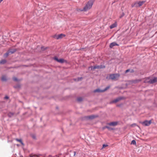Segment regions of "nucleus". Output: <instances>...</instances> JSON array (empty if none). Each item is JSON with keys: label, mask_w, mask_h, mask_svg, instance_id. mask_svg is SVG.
Returning a JSON list of instances; mask_svg holds the SVG:
<instances>
[{"label": "nucleus", "mask_w": 157, "mask_h": 157, "mask_svg": "<svg viewBox=\"0 0 157 157\" xmlns=\"http://www.w3.org/2000/svg\"><path fill=\"white\" fill-rule=\"evenodd\" d=\"M94 0H90L88 1L86 4L82 9L80 10L81 11H86L90 9L94 3Z\"/></svg>", "instance_id": "obj_1"}, {"label": "nucleus", "mask_w": 157, "mask_h": 157, "mask_svg": "<svg viewBox=\"0 0 157 157\" xmlns=\"http://www.w3.org/2000/svg\"><path fill=\"white\" fill-rule=\"evenodd\" d=\"M145 2V1H144L136 2L132 4L131 6L132 8L134 7L138 8L141 6Z\"/></svg>", "instance_id": "obj_2"}, {"label": "nucleus", "mask_w": 157, "mask_h": 157, "mask_svg": "<svg viewBox=\"0 0 157 157\" xmlns=\"http://www.w3.org/2000/svg\"><path fill=\"white\" fill-rule=\"evenodd\" d=\"M144 82H148L151 84L157 82V78H154L151 79H150L149 78H147L144 81Z\"/></svg>", "instance_id": "obj_3"}, {"label": "nucleus", "mask_w": 157, "mask_h": 157, "mask_svg": "<svg viewBox=\"0 0 157 157\" xmlns=\"http://www.w3.org/2000/svg\"><path fill=\"white\" fill-rule=\"evenodd\" d=\"M120 76L118 74H113L110 75L109 76V78L112 80H117Z\"/></svg>", "instance_id": "obj_4"}, {"label": "nucleus", "mask_w": 157, "mask_h": 157, "mask_svg": "<svg viewBox=\"0 0 157 157\" xmlns=\"http://www.w3.org/2000/svg\"><path fill=\"white\" fill-rule=\"evenodd\" d=\"M151 120L148 121H145L144 122H140V123L144 126H148L151 124Z\"/></svg>", "instance_id": "obj_5"}, {"label": "nucleus", "mask_w": 157, "mask_h": 157, "mask_svg": "<svg viewBox=\"0 0 157 157\" xmlns=\"http://www.w3.org/2000/svg\"><path fill=\"white\" fill-rule=\"evenodd\" d=\"M124 99V98L123 97H119V98H116V99H115L114 100H113V101H111L110 102V103H116V102L119 101L120 100H122V99Z\"/></svg>", "instance_id": "obj_6"}, {"label": "nucleus", "mask_w": 157, "mask_h": 157, "mask_svg": "<svg viewBox=\"0 0 157 157\" xmlns=\"http://www.w3.org/2000/svg\"><path fill=\"white\" fill-rule=\"evenodd\" d=\"M15 52L16 50H14L13 51H11V50H9L6 53L4 54V56L5 57H7L10 53L12 54L14 53Z\"/></svg>", "instance_id": "obj_7"}, {"label": "nucleus", "mask_w": 157, "mask_h": 157, "mask_svg": "<svg viewBox=\"0 0 157 157\" xmlns=\"http://www.w3.org/2000/svg\"><path fill=\"white\" fill-rule=\"evenodd\" d=\"M105 67V66L104 65H97L94 66V68L95 69H102L104 68Z\"/></svg>", "instance_id": "obj_8"}, {"label": "nucleus", "mask_w": 157, "mask_h": 157, "mask_svg": "<svg viewBox=\"0 0 157 157\" xmlns=\"http://www.w3.org/2000/svg\"><path fill=\"white\" fill-rule=\"evenodd\" d=\"M54 59L57 61L58 62L61 63H64L65 61L63 59H59L57 57H55L54 58Z\"/></svg>", "instance_id": "obj_9"}, {"label": "nucleus", "mask_w": 157, "mask_h": 157, "mask_svg": "<svg viewBox=\"0 0 157 157\" xmlns=\"http://www.w3.org/2000/svg\"><path fill=\"white\" fill-rule=\"evenodd\" d=\"M109 88V87H106L104 90H101L99 89H96V90H95L94 91V92H103L106 90H107V89H108Z\"/></svg>", "instance_id": "obj_10"}, {"label": "nucleus", "mask_w": 157, "mask_h": 157, "mask_svg": "<svg viewBox=\"0 0 157 157\" xmlns=\"http://www.w3.org/2000/svg\"><path fill=\"white\" fill-rule=\"evenodd\" d=\"M119 45L117 44L115 42H113V43H111L109 45V47L110 48H112L113 46H118Z\"/></svg>", "instance_id": "obj_11"}, {"label": "nucleus", "mask_w": 157, "mask_h": 157, "mask_svg": "<svg viewBox=\"0 0 157 157\" xmlns=\"http://www.w3.org/2000/svg\"><path fill=\"white\" fill-rule=\"evenodd\" d=\"M117 122H113L109 123V125L110 126H115L117 124Z\"/></svg>", "instance_id": "obj_12"}, {"label": "nucleus", "mask_w": 157, "mask_h": 157, "mask_svg": "<svg viewBox=\"0 0 157 157\" xmlns=\"http://www.w3.org/2000/svg\"><path fill=\"white\" fill-rule=\"evenodd\" d=\"M65 36V35L63 34H61L58 35V37L57 38V39H61L63 37Z\"/></svg>", "instance_id": "obj_13"}, {"label": "nucleus", "mask_w": 157, "mask_h": 157, "mask_svg": "<svg viewBox=\"0 0 157 157\" xmlns=\"http://www.w3.org/2000/svg\"><path fill=\"white\" fill-rule=\"evenodd\" d=\"M117 26V23H115L111 25L110 26V28L111 29H112L113 28L115 27H116Z\"/></svg>", "instance_id": "obj_14"}, {"label": "nucleus", "mask_w": 157, "mask_h": 157, "mask_svg": "<svg viewBox=\"0 0 157 157\" xmlns=\"http://www.w3.org/2000/svg\"><path fill=\"white\" fill-rule=\"evenodd\" d=\"M6 62V60L5 59H2L0 61V64H4Z\"/></svg>", "instance_id": "obj_15"}, {"label": "nucleus", "mask_w": 157, "mask_h": 157, "mask_svg": "<svg viewBox=\"0 0 157 157\" xmlns=\"http://www.w3.org/2000/svg\"><path fill=\"white\" fill-rule=\"evenodd\" d=\"M16 140L17 141H18L19 142H20L22 145H24V144L23 143V142H22V140H21V139H16Z\"/></svg>", "instance_id": "obj_16"}, {"label": "nucleus", "mask_w": 157, "mask_h": 157, "mask_svg": "<svg viewBox=\"0 0 157 157\" xmlns=\"http://www.w3.org/2000/svg\"><path fill=\"white\" fill-rule=\"evenodd\" d=\"M6 77L5 76H2V80L3 81H6Z\"/></svg>", "instance_id": "obj_17"}, {"label": "nucleus", "mask_w": 157, "mask_h": 157, "mask_svg": "<svg viewBox=\"0 0 157 157\" xmlns=\"http://www.w3.org/2000/svg\"><path fill=\"white\" fill-rule=\"evenodd\" d=\"M8 115L9 117H11L12 116H13V113H8Z\"/></svg>", "instance_id": "obj_18"}, {"label": "nucleus", "mask_w": 157, "mask_h": 157, "mask_svg": "<svg viewBox=\"0 0 157 157\" xmlns=\"http://www.w3.org/2000/svg\"><path fill=\"white\" fill-rule=\"evenodd\" d=\"M130 126L131 127H135V126H138L139 127V126L136 123L130 125Z\"/></svg>", "instance_id": "obj_19"}, {"label": "nucleus", "mask_w": 157, "mask_h": 157, "mask_svg": "<svg viewBox=\"0 0 157 157\" xmlns=\"http://www.w3.org/2000/svg\"><path fill=\"white\" fill-rule=\"evenodd\" d=\"M136 144V142L135 140H133L132 141L131 143V144L135 145Z\"/></svg>", "instance_id": "obj_20"}, {"label": "nucleus", "mask_w": 157, "mask_h": 157, "mask_svg": "<svg viewBox=\"0 0 157 157\" xmlns=\"http://www.w3.org/2000/svg\"><path fill=\"white\" fill-rule=\"evenodd\" d=\"M52 37L53 38H54L56 39H57V37H58V35H57L56 34V35H53L52 36Z\"/></svg>", "instance_id": "obj_21"}, {"label": "nucleus", "mask_w": 157, "mask_h": 157, "mask_svg": "<svg viewBox=\"0 0 157 157\" xmlns=\"http://www.w3.org/2000/svg\"><path fill=\"white\" fill-rule=\"evenodd\" d=\"M124 15V13L123 12L121 14V15L120 16V18H122V17H123Z\"/></svg>", "instance_id": "obj_22"}, {"label": "nucleus", "mask_w": 157, "mask_h": 157, "mask_svg": "<svg viewBox=\"0 0 157 157\" xmlns=\"http://www.w3.org/2000/svg\"><path fill=\"white\" fill-rule=\"evenodd\" d=\"M108 146V145H107L104 144L103 145L102 147V149H103V148H105V147H107Z\"/></svg>", "instance_id": "obj_23"}, {"label": "nucleus", "mask_w": 157, "mask_h": 157, "mask_svg": "<svg viewBox=\"0 0 157 157\" xmlns=\"http://www.w3.org/2000/svg\"><path fill=\"white\" fill-rule=\"evenodd\" d=\"M89 69H90L91 70H94L95 69L94 68V67L91 66L89 67Z\"/></svg>", "instance_id": "obj_24"}, {"label": "nucleus", "mask_w": 157, "mask_h": 157, "mask_svg": "<svg viewBox=\"0 0 157 157\" xmlns=\"http://www.w3.org/2000/svg\"><path fill=\"white\" fill-rule=\"evenodd\" d=\"M77 100L78 101H80L82 100V98H79L77 99Z\"/></svg>", "instance_id": "obj_25"}, {"label": "nucleus", "mask_w": 157, "mask_h": 157, "mask_svg": "<svg viewBox=\"0 0 157 157\" xmlns=\"http://www.w3.org/2000/svg\"><path fill=\"white\" fill-rule=\"evenodd\" d=\"M95 117L94 116H91L89 117V118L90 119H93Z\"/></svg>", "instance_id": "obj_26"}, {"label": "nucleus", "mask_w": 157, "mask_h": 157, "mask_svg": "<svg viewBox=\"0 0 157 157\" xmlns=\"http://www.w3.org/2000/svg\"><path fill=\"white\" fill-rule=\"evenodd\" d=\"M13 80L14 81H17V79L16 77H13Z\"/></svg>", "instance_id": "obj_27"}, {"label": "nucleus", "mask_w": 157, "mask_h": 157, "mask_svg": "<svg viewBox=\"0 0 157 157\" xmlns=\"http://www.w3.org/2000/svg\"><path fill=\"white\" fill-rule=\"evenodd\" d=\"M106 128H107L108 129H109V130H111V129H112L110 128L109 127H108V126H107L106 127Z\"/></svg>", "instance_id": "obj_28"}, {"label": "nucleus", "mask_w": 157, "mask_h": 157, "mask_svg": "<svg viewBox=\"0 0 157 157\" xmlns=\"http://www.w3.org/2000/svg\"><path fill=\"white\" fill-rule=\"evenodd\" d=\"M129 71H130L129 69H128L125 71V73H127Z\"/></svg>", "instance_id": "obj_29"}, {"label": "nucleus", "mask_w": 157, "mask_h": 157, "mask_svg": "<svg viewBox=\"0 0 157 157\" xmlns=\"http://www.w3.org/2000/svg\"><path fill=\"white\" fill-rule=\"evenodd\" d=\"M4 98L5 99H8L9 98V97L7 96H6Z\"/></svg>", "instance_id": "obj_30"}, {"label": "nucleus", "mask_w": 157, "mask_h": 157, "mask_svg": "<svg viewBox=\"0 0 157 157\" xmlns=\"http://www.w3.org/2000/svg\"><path fill=\"white\" fill-rule=\"evenodd\" d=\"M82 78H78V81H79V80H81Z\"/></svg>", "instance_id": "obj_31"}, {"label": "nucleus", "mask_w": 157, "mask_h": 157, "mask_svg": "<svg viewBox=\"0 0 157 157\" xmlns=\"http://www.w3.org/2000/svg\"><path fill=\"white\" fill-rule=\"evenodd\" d=\"M76 152H75V151H74V156H75V155H76Z\"/></svg>", "instance_id": "obj_32"}, {"label": "nucleus", "mask_w": 157, "mask_h": 157, "mask_svg": "<svg viewBox=\"0 0 157 157\" xmlns=\"http://www.w3.org/2000/svg\"><path fill=\"white\" fill-rule=\"evenodd\" d=\"M14 50H15L16 51V50L15 49H10L9 50H11V51H13Z\"/></svg>", "instance_id": "obj_33"}, {"label": "nucleus", "mask_w": 157, "mask_h": 157, "mask_svg": "<svg viewBox=\"0 0 157 157\" xmlns=\"http://www.w3.org/2000/svg\"><path fill=\"white\" fill-rule=\"evenodd\" d=\"M131 72H134V71H133V70H132V71H131Z\"/></svg>", "instance_id": "obj_34"}, {"label": "nucleus", "mask_w": 157, "mask_h": 157, "mask_svg": "<svg viewBox=\"0 0 157 157\" xmlns=\"http://www.w3.org/2000/svg\"><path fill=\"white\" fill-rule=\"evenodd\" d=\"M3 1V0H0V3Z\"/></svg>", "instance_id": "obj_35"}]
</instances>
